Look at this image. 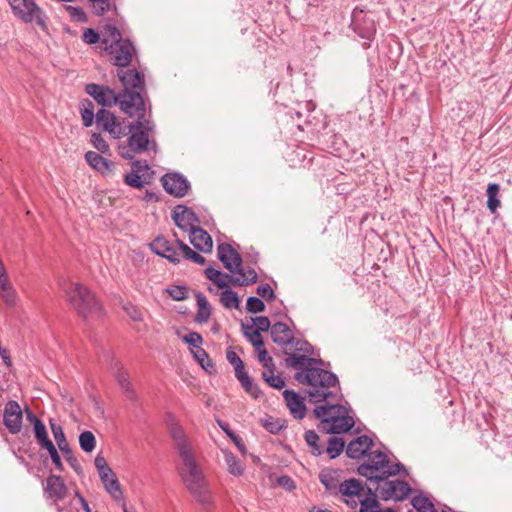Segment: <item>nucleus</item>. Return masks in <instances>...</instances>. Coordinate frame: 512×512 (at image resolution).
<instances>
[{
  "mask_svg": "<svg viewBox=\"0 0 512 512\" xmlns=\"http://www.w3.org/2000/svg\"><path fill=\"white\" fill-rule=\"evenodd\" d=\"M13 14L25 23L35 20L45 32L48 30L47 16L34 0H8Z\"/></svg>",
  "mask_w": 512,
  "mask_h": 512,
  "instance_id": "nucleus-8",
  "label": "nucleus"
},
{
  "mask_svg": "<svg viewBox=\"0 0 512 512\" xmlns=\"http://www.w3.org/2000/svg\"><path fill=\"white\" fill-rule=\"evenodd\" d=\"M78 439L80 448L85 453H91L95 449L96 438L91 431L86 430L81 432Z\"/></svg>",
  "mask_w": 512,
  "mask_h": 512,
  "instance_id": "nucleus-41",
  "label": "nucleus"
},
{
  "mask_svg": "<svg viewBox=\"0 0 512 512\" xmlns=\"http://www.w3.org/2000/svg\"><path fill=\"white\" fill-rule=\"evenodd\" d=\"M224 458L230 474L234 476H241L243 474L242 464L232 452H225Z\"/></svg>",
  "mask_w": 512,
  "mask_h": 512,
  "instance_id": "nucleus-40",
  "label": "nucleus"
},
{
  "mask_svg": "<svg viewBox=\"0 0 512 512\" xmlns=\"http://www.w3.org/2000/svg\"><path fill=\"white\" fill-rule=\"evenodd\" d=\"M359 503H360L359 512H396L392 508H387L382 511L380 509L379 501L374 500V499H361L359 501Z\"/></svg>",
  "mask_w": 512,
  "mask_h": 512,
  "instance_id": "nucleus-45",
  "label": "nucleus"
},
{
  "mask_svg": "<svg viewBox=\"0 0 512 512\" xmlns=\"http://www.w3.org/2000/svg\"><path fill=\"white\" fill-rule=\"evenodd\" d=\"M183 256L187 260H190L199 265H203L206 262L205 258L202 255L193 251L189 246H185V253L183 254Z\"/></svg>",
  "mask_w": 512,
  "mask_h": 512,
  "instance_id": "nucleus-59",
  "label": "nucleus"
},
{
  "mask_svg": "<svg viewBox=\"0 0 512 512\" xmlns=\"http://www.w3.org/2000/svg\"><path fill=\"white\" fill-rule=\"evenodd\" d=\"M80 112H81L83 125L85 127H90L93 123V120L94 119L96 120V114L94 113V111H92L90 109H84V108H80Z\"/></svg>",
  "mask_w": 512,
  "mask_h": 512,
  "instance_id": "nucleus-63",
  "label": "nucleus"
},
{
  "mask_svg": "<svg viewBox=\"0 0 512 512\" xmlns=\"http://www.w3.org/2000/svg\"><path fill=\"white\" fill-rule=\"evenodd\" d=\"M283 397L293 417L296 419H303L307 410L304 403V398L291 389H286L283 392Z\"/></svg>",
  "mask_w": 512,
  "mask_h": 512,
  "instance_id": "nucleus-23",
  "label": "nucleus"
},
{
  "mask_svg": "<svg viewBox=\"0 0 512 512\" xmlns=\"http://www.w3.org/2000/svg\"><path fill=\"white\" fill-rule=\"evenodd\" d=\"M132 160L133 161L131 162V171H133L134 173L144 176V174L150 170V167L146 160H137L134 158Z\"/></svg>",
  "mask_w": 512,
  "mask_h": 512,
  "instance_id": "nucleus-55",
  "label": "nucleus"
},
{
  "mask_svg": "<svg viewBox=\"0 0 512 512\" xmlns=\"http://www.w3.org/2000/svg\"><path fill=\"white\" fill-rule=\"evenodd\" d=\"M294 347L295 351L297 352H303L306 354H312L313 347L312 345L306 341V340H299L295 338V341L293 344H290Z\"/></svg>",
  "mask_w": 512,
  "mask_h": 512,
  "instance_id": "nucleus-60",
  "label": "nucleus"
},
{
  "mask_svg": "<svg viewBox=\"0 0 512 512\" xmlns=\"http://www.w3.org/2000/svg\"><path fill=\"white\" fill-rule=\"evenodd\" d=\"M51 457V460L53 464L56 466V468L59 471H63V463L61 461L60 455L55 447V445H51L49 448L46 449Z\"/></svg>",
  "mask_w": 512,
  "mask_h": 512,
  "instance_id": "nucleus-62",
  "label": "nucleus"
},
{
  "mask_svg": "<svg viewBox=\"0 0 512 512\" xmlns=\"http://www.w3.org/2000/svg\"><path fill=\"white\" fill-rule=\"evenodd\" d=\"M33 431L35 439L42 449H47L51 445H54L48 437L47 430L43 422H37L35 427H33Z\"/></svg>",
  "mask_w": 512,
  "mask_h": 512,
  "instance_id": "nucleus-32",
  "label": "nucleus"
},
{
  "mask_svg": "<svg viewBox=\"0 0 512 512\" xmlns=\"http://www.w3.org/2000/svg\"><path fill=\"white\" fill-rule=\"evenodd\" d=\"M182 340L185 343H188L194 349L199 348L203 342V338L198 332H190V333L186 334L185 336H183Z\"/></svg>",
  "mask_w": 512,
  "mask_h": 512,
  "instance_id": "nucleus-54",
  "label": "nucleus"
},
{
  "mask_svg": "<svg viewBox=\"0 0 512 512\" xmlns=\"http://www.w3.org/2000/svg\"><path fill=\"white\" fill-rule=\"evenodd\" d=\"M246 338L256 350H259L264 346V340L261 336V333L257 330H253L251 333H246Z\"/></svg>",
  "mask_w": 512,
  "mask_h": 512,
  "instance_id": "nucleus-58",
  "label": "nucleus"
},
{
  "mask_svg": "<svg viewBox=\"0 0 512 512\" xmlns=\"http://www.w3.org/2000/svg\"><path fill=\"white\" fill-rule=\"evenodd\" d=\"M338 490L344 497L353 498L359 497L364 487L360 480L352 478L342 482Z\"/></svg>",
  "mask_w": 512,
  "mask_h": 512,
  "instance_id": "nucleus-30",
  "label": "nucleus"
},
{
  "mask_svg": "<svg viewBox=\"0 0 512 512\" xmlns=\"http://www.w3.org/2000/svg\"><path fill=\"white\" fill-rule=\"evenodd\" d=\"M218 259L232 274L230 282L234 286H248L257 282L258 276L253 268L244 269L241 255L228 243H220L217 248Z\"/></svg>",
  "mask_w": 512,
  "mask_h": 512,
  "instance_id": "nucleus-7",
  "label": "nucleus"
},
{
  "mask_svg": "<svg viewBox=\"0 0 512 512\" xmlns=\"http://www.w3.org/2000/svg\"><path fill=\"white\" fill-rule=\"evenodd\" d=\"M125 114L130 118H135V121L127 125V143L119 146L121 157L132 160L137 154L149 151L157 153L158 144L155 139L156 124L150 118H146V108H143V112L134 109L130 110V113Z\"/></svg>",
  "mask_w": 512,
  "mask_h": 512,
  "instance_id": "nucleus-4",
  "label": "nucleus"
},
{
  "mask_svg": "<svg viewBox=\"0 0 512 512\" xmlns=\"http://www.w3.org/2000/svg\"><path fill=\"white\" fill-rule=\"evenodd\" d=\"M306 443L312 448V454L314 456H320L323 454L324 449L322 446L318 445L319 436L314 430H308L304 435Z\"/></svg>",
  "mask_w": 512,
  "mask_h": 512,
  "instance_id": "nucleus-44",
  "label": "nucleus"
},
{
  "mask_svg": "<svg viewBox=\"0 0 512 512\" xmlns=\"http://www.w3.org/2000/svg\"><path fill=\"white\" fill-rule=\"evenodd\" d=\"M226 359L234 367L235 377L240 382L244 390L253 398L257 399L261 394V390L245 371L244 363L238 354L234 351L233 347L227 348Z\"/></svg>",
  "mask_w": 512,
  "mask_h": 512,
  "instance_id": "nucleus-10",
  "label": "nucleus"
},
{
  "mask_svg": "<svg viewBox=\"0 0 512 512\" xmlns=\"http://www.w3.org/2000/svg\"><path fill=\"white\" fill-rule=\"evenodd\" d=\"M49 424L58 448L62 451L66 461L72 467V469L78 475H80L82 473V467L77 458L74 456L73 451L67 442L62 426L56 423L53 419H50Z\"/></svg>",
  "mask_w": 512,
  "mask_h": 512,
  "instance_id": "nucleus-13",
  "label": "nucleus"
},
{
  "mask_svg": "<svg viewBox=\"0 0 512 512\" xmlns=\"http://www.w3.org/2000/svg\"><path fill=\"white\" fill-rule=\"evenodd\" d=\"M85 160L89 166L104 176L110 175L114 167V163L112 161L104 158L102 155L94 151L86 152Z\"/></svg>",
  "mask_w": 512,
  "mask_h": 512,
  "instance_id": "nucleus-26",
  "label": "nucleus"
},
{
  "mask_svg": "<svg viewBox=\"0 0 512 512\" xmlns=\"http://www.w3.org/2000/svg\"><path fill=\"white\" fill-rule=\"evenodd\" d=\"M123 309L133 321H142V312L137 306L128 303L123 306Z\"/></svg>",
  "mask_w": 512,
  "mask_h": 512,
  "instance_id": "nucleus-56",
  "label": "nucleus"
},
{
  "mask_svg": "<svg viewBox=\"0 0 512 512\" xmlns=\"http://www.w3.org/2000/svg\"><path fill=\"white\" fill-rule=\"evenodd\" d=\"M350 27L360 38L366 40L363 47L365 49L369 48L370 42L376 34L375 20L362 9L355 8L352 11Z\"/></svg>",
  "mask_w": 512,
  "mask_h": 512,
  "instance_id": "nucleus-9",
  "label": "nucleus"
},
{
  "mask_svg": "<svg viewBox=\"0 0 512 512\" xmlns=\"http://www.w3.org/2000/svg\"><path fill=\"white\" fill-rule=\"evenodd\" d=\"M94 464L98 471L100 480H104L106 476H114L115 473L110 468L106 459L103 456L97 455L94 460Z\"/></svg>",
  "mask_w": 512,
  "mask_h": 512,
  "instance_id": "nucleus-46",
  "label": "nucleus"
},
{
  "mask_svg": "<svg viewBox=\"0 0 512 512\" xmlns=\"http://www.w3.org/2000/svg\"><path fill=\"white\" fill-rule=\"evenodd\" d=\"M195 298H196V302L198 305V311L195 315L194 320H195V322L200 323V324L206 323L209 320L210 315H211L210 304L207 301L206 296L201 292L196 293Z\"/></svg>",
  "mask_w": 512,
  "mask_h": 512,
  "instance_id": "nucleus-28",
  "label": "nucleus"
},
{
  "mask_svg": "<svg viewBox=\"0 0 512 512\" xmlns=\"http://www.w3.org/2000/svg\"><path fill=\"white\" fill-rule=\"evenodd\" d=\"M348 409L343 406L335 414L322 420V431L328 434H341L348 432L355 424L354 419L349 416Z\"/></svg>",
  "mask_w": 512,
  "mask_h": 512,
  "instance_id": "nucleus-12",
  "label": "nucleus"
},
{
  "mask_svg": "<svg viewBox=\"0 0 512 512\" xmlns=\"http://www.w3.org/2000/svg\"><path fill=\"white\" fill-rule=\"evenodd\" d=\"M65 9L69 12L72 21L78 23H85L87 21V15L83 8L68 5Z\"/></svg>",
  "mask_w": 512,
  "mask_h": 512,
  "instance_id": "nucleus-49",
  "label": "nucleus"
},
{
  "mask_svg": "<svg viewBox=\"0 0 512 512\" xmlns=\"http://www.w3.org/2000/svg\"><path fill=\"white\" fill-rule=\"evenodd\" d=\"M91 144L94 146L95 149H97L102 154L109 153V145L100 133H92Z\"/></svg>",
  "mask_w": 512,
  "mask_h": 512,
  "instance_id": "nucleus-48",
  "label": "nucleus"
},
{
  "mask_svg": "<svg viewBox=\"0 0 512 512\" xmlns=\"http://www.w3.org/2000/svg\"><path fill=\"white\" fill-rule=\"evenodd\" d=\"M101 482L112 499L115 501L123 500V491L116 474H114V476H106V478L101 480Z\"/></svg>",
  "mask_w": 512,
  "mask_h": 512,
  "instance_id": "nucleus-31",
  "label": "nucleus"
},
{
  "mask_svg": "<svg viewBox=\"0 0 512 512\" xmlns=\"http://www.w3.org/2000/svg\"><path fill=\"white\" fill-rule=\"evenodd\" d=\"M359 475L369 482L376 483V490L382 500H404L411 492L410 485L404 480H388L389 477L399 473L408 474L406 467L398 462L391 464L386 453L374 451L369 456V461L362 463L358 468Z\"/></svg>",
  "mask_w": 512,
  "mask_h": 512,
  "instance_id": "nucleus-3",
  "label": "nucleus"
},
{
  "mask_svg": "<svg viewBox=\"0 0 512 512\" xmlns=\"http://www.w3.org/2000/svg\"><path fill=\"white\" fill-rule=\"evenodd\" d=\"M82 39L86 44H96L100 40L99 34L92 28H87L82 35Z\"/></svg>",
  "mask_w": 512,
  "mask_h": 512,
  "instance_id": "nucleus-61",
  "label": "nucleus"
},
{
  "mask_svg": "<svg viewBox=\"0 0 512 512\" xmlns=\"http://www.w3.org/2000/svg\"><path fill=\"white\" fill-rule=\"evenodd\" d=\"M167 293L176 301H182L187 298V289L185 286L174 285L167 289Z\"/></svg>",
  "mask_w": 512,
  "mask_h": 512,
  "instance_id": "nucleus-51",
  "label": "nucleus"
},
{
  "mask_svg": "<svg viewBox=\"0 0 512 512\" xmlns=\"http://www.w3.org/2000/svg\"><path fill=\"white\" fill-rule=\"evenodd\" d=\"M161 181L164 190L176 198L184 197L190 188L189 181L180 173H167Z\"/></svg>",
  "mask_w": 512,
  "mask_h": 512,
  "instance_id": "nucleus-16",
  "label": "nucleus"
},
{
  "mask_svg": "<svg viewBox=\"0 0 512 512\" xmlns=\"http://www.w3.org/2000/svg\"><path fill=\"white\" fill-rule=\"evenodd\" d=\"M66 298L78 315L87 319L88 317H102L103 308L95 294L86 286L80 283L63 282L61 284Z\"/></svg>",
  "mask_w": 512,
  "mask_h": 512,
  "instance_id": "nucleus-6",
  "label": "nucleus"
},
{
  "mask_svg": "<svg viewBox=\"0 0 512 512\" xmlns=\"http://www.w3.org/2000/svg\"><path fill=\"white\" fill-rule=\"evenodd\" d=\"M0 297L10 308L15 307L18 302V294L13 287L9 277L0 281Z\"/></svg>",
  "mask_w": 512,
  "mask_h": 512,
  "instance_id": "nucleus-27",
  "label": "nucleus"
},
{
  "mask_svg": "<svg viewBox=\"0 0 512 512\" xmlns=\"http://www.w3.org/2000/svg\"><path fill=\"white\" fill-rule=\"evenodd\" d=\"M216 422H217L218 426L221 428V430L236 445V447L239 449V451L244 454L246 452V447H245L244 443L242 442V439L230 429L229 424L220 419H216Z\"/></svg>",
  "mask_w": 512,
  "mask_h": 512,
  "instance_id": "nucleus-39",
  "label": "nucleus"
},
{
  "mask_svg": "<svg viewBox=\"0 0 512 512\" xmlns=\"http://www.w3.org/2000/svg\"><path fill=\"white\" fill-rule=\"evenodd\" d=\"M270 334L273 342L282 347L293 344L295 341L292 330L283 322L273 324Z\"/></svg>",
  "mask_w": 512,
  "mask_h": 512,
  "instance_id": "nucleus-25",
  "label": "nucleus"
},
{
  "mask_svg": "<svg viewBox=\"0 0 512 512\" xmlns=\"http://www.w3.org/2000/svg\"><path fill=\"white\" fill-rule=\"evenodd\" d=\"M85 92L90 95L102 107H112L119 104L121 107L120 94H116L113 89L108 86L89 83L85 87Z\"/></svg>",
  "mask_w": 512,
  "mask_h": 512,
  "instance_id": "nucleus-14",
  "label": "nucleus"
},
{
  "mask_svg": "<svg viewBox=\"0 0 512 512\" xmlns=\"http://www.w3.org/2000/svg\"><path fill=\"white\" fill-rule=\"evenodd\" d=\"M110 370L126 396L129 399H134L135 391L132 388L129 373L122 363L116 359H112L110 362Z\"/></svg>",
  "mask_w": 512,
  "mask_h": 512,
  "instance_id": "nucleus-21",
  "label": "nucleus"
},
{
  "mask_svg": "<svg viewBox=\"0 0 512 512\" xmlns=\"http://www.w3.org/2000/svg\"><path fill=\"white\" fill-rule=\"evenodd\" d=\"M117 76L123 85V90L119 93L121 99V110L124 113H130V110L138 109L143 112L146 108L142 92L145 90V78L142 73L136 69L119 70Z\"/></svg>",
  "mask_w": 512,
  "mask_h": 512,
  "instance_id": "nucleus-5",
  "label": "nucleus"
},
{
  "mask_svg": "<svg viewBox=\"0 0 512 512\" xmlns=\"http://www.w3.org/2000/svg\"><path fill=\"white\" fill-rule=\"evenodd\" d=\"M253 324L255 326V330L258 332H266L269 329L271 330V323L267 316H257L252 318Z\"/></svg>",
  "mask_w": 512,
  "mask_h": 512,
  "instance_id": "nucleus-53",
  "label": "nucleus"
},
{
  "mask_svg": "<svg viewBox=\"0 0 512 512\" xmlns=\"http://www.w3.org/2000/svg\"><path fill=\"white\" fill-rule=\"evenodd\" d=\"M22 410L17 401L10 400L4 407L3 423L11 434H17L22 428Z\"/></svg>",
  "mask_w": 512,
  "mask_h": 512,
  "instance_id": "nucleus-18",
  "label": "nucleus"
},
{
  "mask_svg": "<svg viewBox=\"0 0 512 512\" xmlns=\"http://www.w3.org/2000/svg\"><path fill=\"white\" fill-rule=\"evenodd\" d=\"M411 504L417 512H437L433 503L422 494L414 496Z\"/></svg>",
  "mask_w": 512,
  "mask_h": 512,
  "instance_id": "nucleus-38",
  "label": "nucleus"
},
{
  "mask_svg": "<svg viewBox=\"0 0 512 512\" xmlns=\"http://www.w3.org/2000/svg\"><path fill=\"white\" fill-rule=\"evenodd\" d=\"M150 249L156 255L167 259L169 262L173 264L180 263V258L176 248L163 236L156 237L150 243Z\"/></svg>",
  "mask_w": 512,
  "mask_h": 512,
  "instance_id": "nucleus-19",
  "label": "nucleus"
},
{
  "mask_svg": "<svg viewBox=\"0 0 512 512\" xmlns=\"http://www.w3.org/2000/svg\"><path fill=\"white\" fill-rule=\"evenodd\" d=\"M320 482L324 485V487L333 492L336 491L338 485L337 480L334 478V476L331 473H320L319 475Z\"/></svg>",
  "mask_w": 512,
  "mask_h": 512,
  "instance_id": "nucleus-52",
  "label": "nucleus"
},
{
  "mask_svg": "<svg viewBox=\"0 0 512 512\" xmlns=\"http://www.w3.org/2000/svg\"><path fill=\"white\" fill-rule=\"evenodd\" d=\"M499 190L500 186L497 183H490L486 189L487 207L492 213H495L500 206V200L497 197Z\"/></svg>",
  "mask_w": 512,
  "mask_h": 512,
  "instance_id": "nucleus-35",
  "label": "nucleus"
},
{
  "mask_svg": "<svg viewBox=\"0 0 512 512\" xmlns=\"http://www.w3.org/2000/svg\"><path fill=\"white\" fill-rule=\"evenodd\" d=\"M262 426L272 434H278L282 429H284L285 422L274 417H267L265 419H261Z\"/></svg>",
  "mask_w": 512,
  "mask_h": 512,
  "instance_id": "nucleus-43",
  "label": "nucleus"
},
{
  "mask_svg": "<svg viewBox=\"0 0 512 512\" xmlns=\"http://www.w3.org/2000/svg\"><path fill=\"white\" fill-rule=\"evenodd\" d=\"M286 365L295 369V380L302 385L308 386L305 393L309 402L317 404L326 402L324 405H317L313 411L315 418L321 421L335 414L338 410L343 411V405L337 403L340 399L339 379L336 374L325 369L324 362L308 355L290 354L285 359ZM322 431V422L319 425Z\"/></svg>",
  "mask_w": 512,
  "mask_h": 512,
  "instance_id": "nucleus-1",
  "label": "nucleus"
},
{
  "mask_svg": "<svg viewBox=\"0 0 512 512\" xmlns=\"http://www.w3.org/2000/svg\"><path fill=\"white\" fill-rule=\"evenodd\" d=\"M142 177L140 174L134 173L131 171L130 173L126 174L124 176V183L130 187L141 189L144 186V181L142 180Z\"/></svg>",
  "mask_w": 512,
  "mask_h": 512,
  "instance_id": "nucleus-50",
  "label": "nucleus"
},
{
  "mask_svg": "<svg viewBox=\"0 0 512 512\" xmlns=\"http://www.w3.org/2000/svg\"><path fill=\"white\" fill-rule=\"evenodd\" d=\"M345 448V441L341 437H330L328 439V446L326 452L330 459L337 458Z\"/></svg>",
  "mask_w": 512,
  "mask_h": 512,
  "instance_id": "nucleus-36",
  "label": "nucleus"
},
{
  "mask_svg": "<svg viewBox=\"0 0 512 512\" xmlns=\"http://www.w3.org/2000/svg\"><path fill=\"white\" fill-rule=\"evenodd\" d=\"M124 40L121 37V33L119 29L114 25H106L104 28V35L101 40L102 44L106 46H109L110 43H116V41H122Z\"/></svg>",
  "mask_w": 512,
  "mask_h": 512,
  "instance_id": "nucleus-42",
  "label": "nucleus"
},
{
  "mask_svg": "<svg viewBox=\"0 0 512 512\" xmlns=\"http://www.w3.org/2000/svg\"><path fill=\"white\" fill-rule=\"evenodd\" d=\"M194 359L201 365V367L209 372L212 373L215 371L214 364L212 360L210 359L208 353L201 347L192 350Z\"/></svg>",
  "mask_w": 512,
  "mask_h": 512,
  "instance_id": "nucleus-37",
  "label": "nucleus"
},
{
  "mask_svg": "<svg viewBox=\"0 0 512 512\" xmlns=\"http://www.w3.org/2000/svg\"><path fill=\"white\" fill-rule=\"evenodd\" d=\"M96 124L111 134L115 139L126 135L125 128L111 111L102 108L96 113Z\"/></svg>",
  "mask_w": 512,
  "mask_h": 512,
  "instance_id": "nucleus-15",
  "label": "nucleus"
},
{
  "mask_svg": "<svg viewBox=\"0 0 512 512\" xmlns=\"http://www.w3.org/2000/svg\"><path fill=\"white\" fill-rule=\"evenodd\" d=\"M258 360L262 363L264 368H269L270 366H274L273 358L268 355L266 349L260 348L258 350Z\"/></svg>",
  "mask_w": 512,
  "mask_h": 512,
  "instance_id": "nucleus-64",
  "label": "nucleus"
},
{
  "mask_svg": "<svg viewBox=\"0 0 512 512\" xmlns=\"http://www.w3.org/2000/svg\"><path fill=\"white\" fill-rule=\"evenodd\" d=\"M266 306L263 300L256 296H250L246 301V310L249 313H260L265 310Z\"/></svg>",
  "mask_w": 512,
  "mask_h": 512,
  "instance_id": "nucleus-47",
  "label": "nucleus"
},
{
  "mask_svg": "<svg viewBox=\"0 0 512 512\" xmlns=\"http://www.w3.org/2000/svg\"><path fill=\"white\" fill-rule=\"evenodd\" d=\"M172 219L179 229L186 232H190L191 229L196 228L197 226H195V224L199 223L197 214L183 204H178L174 207Z\"/></svg>",
  "mask_w": 512,
  "mask_h": 512,
  "instance_id": "nucleus-17",
  "label": "nucleus"
},
{
  "mask_svg": "<svg viewBox=\"0 0 512 512\" xmlns=\"http://www.w3.org/2000/svg\"><path fill=\"white\" fill-rule=\"evenodd\" d=\"M220 302L227 309H238L240 305L238 294L228 287L222 291Z\"/></svg>",
  "mask_w": 512,
  "mask_h": 512,
  "instance_id": "nucleus-34",
  "label": "nucleus"
},
{
  "mask_svg": "<svg viewBox=\"0 0 512 512\" xmlns=\"http://www.w3.org/2000/svg\"><path fill=\"white\" fill-rule=\"evenodd\" d=\"M166 425L182 461V467L178 470L181 480L198 502L203 505L210 504V491L207 488L202 470L195 459L192 444L184 428L171 413L166 416Z\"/></svg>",
  "mask_w": 512,
  "mask_h": 512,
  "instance_id": "nucleus-2",
  "label": "nucleus"
},
{
  "mask_svg": "<svg viewBox=\"0 0 512 512\" xmlns=\"http://www.w3.org/2000/svg\"><path fill=\"white\" fill-rule=\"evenodd\" d=\"M373 446V440L367 435H361L350 441L346 447V455L351 459H360L366 455L368 457Z\"/></svg>",
  "mask_w": 512,
  "mask_h": 512,
  "instance_id": "nucleus-20",
  "label": "nucleus"
},
{
  "mask_svg": "<svg viewBox=\"0 0 512 512\" xmlns=\"http://www.w3.org/2000/svg\"><path fill=\"white\" fill-rule=\"evenodd\" d=\"M105 50L109 53L111 63L120 68L128 67L133 58L137 57L136 48L129 39L110 43Z\"/></svg>",
  "mask_w": 512,
  "mask_h": 512,
  "instance_id": "nucleus-11",
  "label": "nucleus"
},
{
  "mask_svg": "<svg viewBox=\"0 0 512 512\" xmlns=\"http://www.w3.org/2000/svg\"><path fill=\"white\" fill-rule=\"evenodd\" d=\"M204 273L218 288H227L229 284H231L230 279L232 278V274L223 273L211 266L207 267Z\"/></svg>",
  "mask_w": 512,
  "mask_h": 512,
  "instance_id": "nucleus-29",
  "label": "nucleus"
},
{
  "mask_svg": "<svg viewBox=\"0 0 512 512\" xmlns=\"http://www.w3.org/2000/svg\"><path fill=\"white\" fill-rule=\"evenodd\" d=\"M256 292L260 297L268 301L274 300L276 298L275 292L268 283L258 286Z\"/></svg>",
  "mask_w": 512,
  "mask_h": 512,
  "instance_id": "nucleus-57",
  "label": "nucleus"
},
{
  "mask_svg": "<svg viewBox=\"0 0 512 512\" xmlns=\"http://www.w3.org/2000/svg\"><path fill=\"white\" fill-rule=\"evenodd\" d=\"M191 244L200 252L210 253L213 248V241L207 231L200 227L191 229L189 232Z\"/></svg>",
  "mask_w": 512,
  "mask_h": 512,
  "instance_id": "nucleus-24",
  "label": "nucleus"
},
{
  "mask_svg": "<svg viewBox=\"0 0 512 512\" xmlns=\"http://www.w3.org/2000/svg\"><path fill=\"white\" fill-rule=\"evenodd\" d=\"M44 491L49 498L59 501L66 497L68 488L61 476L50 474L46 479Z\"/></svg>",
  "mask_w": 512,
  "mask_h": 512,
  "instance_id": "nucleus-22",
  "label": "nucleus"
},
{
  "mask_svg": "<svg viewBox=\"0 0 512 512\" xmlns=\"http://www.w3.org/2000/svg\"><path fill=\"white\" fill-rule=\"evenodd\" d=\"M92 12L96 16H103L105 13L116 10L114 0H89Z\"/></svg>",
  "mask_w": 512,
  "mask_h": 512,
  "instance_id": "nucleus-33",
  "label": "nucleus"
}]
</instances>
